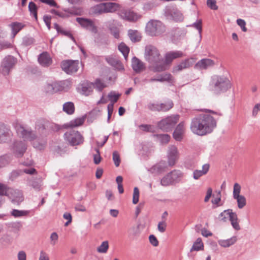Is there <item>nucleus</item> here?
I'll return each mask as SVG.
<instances>
[{
  "label": "nucleus",
  "mask_w": 260,
  "mask_h": 260,
  "mask_svg": "<svg viewBox=\"0 0 260 260\" xmlns=\"http://www.w3.org/2000/svg\"><path fill=\"white\" fill-rule=\"evenodd\" d=\"M16 62L17 59L11 55H8L5 57L2 62L0 72L4 75H8Z\"/></svg>",
  "instance_id": "7"
},
{
  "label": "nucleus",
  "mask_w": 260,
  "mask_h": 260,
  "mask_svg": "<svg viewBox=\"0 0 260 260\" xmlns=\"http://www.w3.org/2000/svg\"><path fill=\"white\" fill-rule=\"evenodd\" d=\"M238 220V216L236 213L234 212L233 213H232L231 217L230 218V220L231 221L233 228L237 231H239L240 230V226L239 224Z\"/></svg>",
  "instance_id": "38"
},
{
  "label": "nucleus",
  "mask_w": 260,
  "mask_h": 260,
  "mask_svg": "<svg viewBox=\"0 0 260 260\" xmlns=\"http://www.w3.org/2000/svg\"><path fill=\"white\" fill-rule=\"evenodd\" d=\"M209 165L208 164H204L202 166V169L196 170L193 172V177L195 180L199 179L201 176L206 174L209 170Z\"/></svg>",
  "instance_id": "27"
},
{
  "label": "nucleus",
  "mask_w": 260,
  "mask_h": 260,
  "mask_svg": "<svg viewBox=\"0 0 260 260\" xmlns=\"http://www.w3.org/2000/svg\"><path fill=\"white\" fill-rule=\"evenodd\" d=\"M203 247V244L201 238H198L196 241L193 243L190 250L191 251L195 250L199 251Z\"/></svg>",
  "instance_id": "47"
},
{
  "label": "nucleus",
  "mask_w": 260,
  "mask_h": 260,
  "mask_svg": "<svg viewBox=\"0 0 260 260\" xmlns=\"http://www.w3.org/2000/svg\"><path fill=\"white\" fill-rule=\"evenodd\" d=\"M93 84L94 85V88H95L99 91H101L106 86L100 79H96Z\"/></svg>",
  "instance_id": "51"
},
{
  "label": "nucleus",
  "mask_w": 260,
  "mask_h": 260,
  "mask_svg": "<svg viewBox=\"0 0 260 260\" xmlns=\"http://www.w3.org/2000/svg\"><path fill=\"white\" fill-rule=\"evenodd\" d=\"M144 57L150 64V68L155 72L165 71L167 67L164 63L162 57L157 48L151 45L146 46Z\"/></svg>",
  "instance_id": "2"
},
{
  "label": "nucleus",
  "mask_w": 260,
  "mask_h": 260,
  "mask_svg": "<svg viewBox=\"0 0 260 260\" xmlns=\"http://www.w3.org/2000/svg\"><path fill=\"white\" fill-rule=\"evenodd\" d=\"M160 111H167L171 109L173 107V103L172 101H169L165 103L160 104Z\"/></svg>",
  "instance_id": "46"
},
{
  "label": "nucleus",
  "mask_w": 260,
  "mask_h": 260,
  "mask_svg": "<svg viewBox=\"0 0 260 260\" xmlns=\"http://www.w3.org/2000/svg\"><path fill=\"white\" fill-rule=\"evenodd\" d=\"M118 50L122 53L125 60H127L129 52V48L123 43H121L118 46Z\"/></svg>",
  "instance_id": "39"
},
{
  "label": "nucleus",
  "mask_w": 260,
  "mask_h": 260,
  "mask_svg": "<svg viewBox=\"0 0 260 260\" xmlns=\"http://www.w3.org/2000/svg\"><path fill=\"white\" fill-rule=\"evenodd\" d=\"M241 190V187L240 185L238 183H235L233 187V198L236 197H238L240 196H241L240 194Z\"/></svg>",
  "instance_id": "52"
},
{
  "label": "nucleus",
  "mask_w": 260,
  "mask_h": 260,
  "mask_svg": "<svg viewBox=\"0 0 260 260\" xmlns=\"http://www.w3.org/2000/svg\"><path fill=\"white\" fill-rule=\"evenodd\" d=\"M79 63L78 60H66L62 62L61 67L67 74H72L78 71Z\"/></svg>",
  "instance_id": "11"
},
{
  "label": "nucleus",
  "mask_w": 260,
  "mask_h": 260,
  "mask_svg": "<svg viewBox=\"0 0 260 260\" xmlns=\"http://www.w3.org/2000/svg\"><path fill=\"white\" fill-rule=\"evenodd\" d=\"M216 126V121L210 115L200 114L192 119L190 128L191 132L199 136L211 133Z\"/></svg>",
  "instance_id": "1"
},
{
  "label": "nucleus",
  "mask_w": 260,
  "mask_h": 260,
  "mask_svg": "<svg viewBox=\"0 0 260 260\" xmlns=\"http://www.w3.org/2000/svg\"><path fill=\"white\" fill-rule=\"evenodd\" d=\"M42 180L40 179H37L36 181H34L32 182L31 185L33 188L35 190L39 191L41 189Z\"/></svg>",
  "instance_id": "57"
},
{
  "label": "nucleus",
  "mask_w": 260,
  "mask_h": 260,
  "mask_svg": "<svg viewBox=\"0 0 260 260\" xmlns=\"http://www.w3.org/2000/svg\"><path fill=\"white\" fill-rule=\"evenodd\" d=\"M237 24L241 27V29L244 32H246L247 29L246 27V22L242 19H238L237 20Z\"/></svg>",
  "instance_id": "58"
},
{
  "label": "nucleus",
  "mask_w": 260,
  "mask_h": 260,
  "mask_svg": "<svg viewBox=\"0 0 260 260\" xmlns=\"http://www.w3.org/2000/svg\"><path fill=\"white\" fill-rule=\"evenodd\" d=\"M64 85L70 86V82L69 81H63L60 83L53 82L47 84L45 86V90L49 93H53L64 89Z\"/></svg>",
  "instance_id": "10"
},
{
  "label": "nucleus",
  "mask_w": 260,
  "mask_h": 260,
  "mask_svg": "<svg viewBox=\"0 0 260 260\" xmlns=\"http://www.w3.org/2000/svg\"><path fill=\"white\" fill-rule=\"evenodd\" d=\"M75 106L73 102L65 103L62 106V110L68 115H72L75 112Z\"/></svg>",
  "instance_id": "31"
},
{
  "label": "nucleus",
  "mask_w": 260,
  "mask_h": 260,
  "mask_svg": "<svg viewBox=\"0 0 260 260\" xmlns=\"http://www.w3.org/2000/svg\"><path fill=\"white\" fill-rule=\"evenodd\" d=\"M132 67L136 73H140L145 69L144 63L136 57H134L132 58Z\"/></svg>",
  "instance_id": "26"
},
{
  "label": "nucleus",
  "mask_w": 260,
  "mask_h": 260,
  "mask_svg": "<svg viewBox=\"0 0 260 260\" xmlns=\"http://www.w3.org/2000/svg\"><path fill=\"white\" fill-rule=\"evenodd\" d=\"M145 31L149 36L156 37L160 36L165 32L166 27L160 21L151 20L146 24Z\"/></svg>",
  "instance_id": "4"
},
{
  "label": "nucleus",
  "mask_w": 260,
  "mask_h": 260,
  "mask_svg": "<svg viewBox=\"0 0 260 260\" xmlns=\"http://www.w3.org/2000/svg\"><path fill=\"white\" fill-rule=\"evenodd\" d=\"M84 121L85 118L84 117H79L71 121L69 123L67 124L66 126L67 127H71L79 126L82 125Z\"/></svg>",
  "instance_id": "36"
},
{
  "label": "nucleus",
  "mask_w": 260,
  "mask_h": 260,
  "mask_svg": "<svg viewBox=\"0 0 260 260\" xmlns=\"http://www.w3.org/2000/svg\"><path fill=\"white\" fill-rule=\"evenodd\" d=\"M179 118L180 116L178 114L171 115L158 122L157 125L160 129L166 132H169L174 127L178 122Z\"/></svg>",
  "instance_id": "6"
},
{
  "label": "nucleus",
  "mask_w": 260,
  "mask_h": 260,
  "mask_svg": "<svg viewBox=\"0 0 260 260\" xmlns=\"http://www.w3.org/2000/svg\"><path fill=\"white\" fill-rule=\"evenodd\" d=\"M113 160L116 167H118L120 163V156L117 151L113 152Z\"/></svg>",
  "instance_id": "56"
},
{
  "label": "nucleus",
  "mask_w": 260,
  "mask_h": 260,
  "mask_svg": "<svg viewBox=\"0 0 260 260\" xmlns=\"http://www.w3.org/2000/svg\"><path fill=\"white\" fill-rule=\"evenodd\" d=\"M106 13H113L120 8V5L116 3H104Z\"/></svg>",
  "instance_id": "32"
},
{
  "label": "nucleus",
  "mask_w": 260,
  "mask_h": 260,
  "mask_svg": "<svg viewBox=\"0 0 260 260\" xmlns=\"http://www.w3.org/2000/svg\"><path fill=\"white\" fill-rule=\"evenodd\" d=\"M233 213L231 209L225 210L219 215L218 219L221 221L226 222L229 218H230Z\"/></svg>",
  "instance_id": "34"
},
{
  "label": "nucleus",
  "mask_w": 260,
  "mask_h": 260,
  "mask_svg": "<svg viewBox=\"0 0 260 260\" xmlns=\"http://www.w3.org/2000/svg\"><path fill=\"white\" fill-rule=\"evenodd\" d=\"M120 96V94L117 93L115 91H111L108 95V97L110 101L111 104L114 105L118 100Z\"/></svg>",
  "instance_id": "45"
},
{
  "label": "nucleus",
  "mask_w": 260,
  "mask_h": 260,
  "mask_svg": "<svg viewBox=\"0 0 260 260\" xmlns=\"http://www.w3.org/2000/svg\"><path fill=\"white\" fill-rule=\"evenodd\" d=\"M48 122L44 119L38 120L36 123L35 128L39 132H42L45 130V127Z\"/></svg>",
  "instance_id": "40"
},
{
  "label": "nucleus",
  "mask_w": 260,
  "mask_h": 260,
  "mask_svg": "<svg viewBox=\"0 0 260 260\" xmlns=\"http://www.w3.org/2000/svg\"><path fill=\"white\" fill-rule=\"evenodd\" d=\"M194 62L193 58H188L182 60L179 64L174 66L173 68V73H176L182 71L184 69L188 68L192 66Z\"/></svg>",
  "instance_id": "17"
},
{
  "label": "nucleus",
  "mask_w": 260,
  "mask_h": 260,
  "mask_svg": "<svg viewBox=\"0 0 260 260\" xmlns=\"http://www.w3.org/2000/svg\"><path fill=\"white\" fill-rule=\"evenodd\" d=\"M119 15L123 20L136 22L141 18V15L130 10H122L119 13Z\"/></svg>",
  "instance_id": "13"
},
{
  "label": "nucleus",
  "mask_w": 260,
  "mask_h": 260,
  "mask_svg": "<svg viewBox=\"0 0 260 260\" xmlns=\"http://www.w3.org/2000/svg\"><path fill=\"white\" fill-rule=\"evenodd\" d=\"M139 128L140 130L144 132H151L153 129L152 126L149 124L140 125Z\"/></svg>",
  "instance_id": "61"
},
{
  "label": "nucleus",
  "mask_w": 260,
  "mask_h": 260,
  "mask_svg": "<svg viewBox=\"0 0 260 260\" xmlns=\"http://www.w3.org/2000/svg\"><path fill=\"white\" fill-rule=\"evenodd\" d=\"M12 136V133L5 124L0 123V143L9 141Z\"/></svg>",
  "instance_id": "15"
},
{
  "label": "nucleus",
  "mask_w": 260,
  "mask_h": 260,
  "mask_svg": "<svg viewBox=\"0 0 260 260\" xmlns=\"http://www.w3.org/2000/svg\"><path fill=\"white\" fill-rule=\"evenodd\" d=\"M15 128L17 136L23 139V141L26 142L27 141L32 142L34 147L37 149L41 150L45 147L46 141L42 139L41 142L39 140L41 139V136H38L30 128L26 127L20 123H16Z\"/></svg>",
  "instance_id": "3"
},
{
  "label": "nucleus",
  "mask_w": 260,
  "mask_h": 260,
  "mask_svg": "<svg viewBox=\"0 0 260 260\" xmlns=\"http://www.w3.org/2000/svg\"><path fill=\"white\" fill-rule=\"evenodd\" d=\"M213 90L215 93L226 91L231 87L229 80L224 76H215L212 79Z\"/></svg>",
  "instance_id": "5"
},
{
  "label": "nucleus",
  "mask_w": 260,
  "mask_h": 260,
  "mask_svg": "<svg viewBox=\"0 0 260 260\" xmlns=\"http://www.w3.org/2000/svg\"><path fill=\"white\" fill-rule=\"evenodd\" d=\"M168 163L169 166H174L179 158V152L177 147L172 145L169 147L168 153Z\"/></svg>",
  "instance_id": "14"
},
{
  "label": "nucleus",
  "mask_w": 260,
  "mask_h": 260,
  "mask_svg": "<svg viewBox=\"0 0 260 260\" xmlns=\"http://www.w3.org/2000/svg\"><path fill=\"white\" fill-rule=\"evenodd\" d=\"M29 212L30 211L28 210L13 209L11 212V214L15 218H19L28 216Z\"/></svg>",
  "instance_id": "37"
},
{
  "label": "nucleus",
  "mask_w": 260,
  "mask_h": 260,
  "mask_svg": "<svg viewBox=\"0 0 260 260\" xmlns=\"http://www.w3.org/2000/svg\"><path fill=\"white\" fill-rule=\"evenodd\" d=\"M207 5L212 10H215L218 9L216 0H207Z\"/></svg>",
  "instance_id": "60"
},
{
  "label": "nucleus",
  "mask_w": 260,
  "mask_h": 260,
  "mask_svg": "<svg viewBox=\"0 0 260 260\" xmlns=\"http://www.w3.org/2000/svg\"><path fill=\"white\" fill-rule=\"evenodd\" d=\"M167 224L165 221L159 222L157 225L158 230L160 233H164L166 231Z\"/></svg>",
  "instance_id": "64"
},
{
  "label": "nucleus",
  "mask_w": 260,
  "mask_h": 260,
  "mask_svg": "<svg viewBox=\"0 0 260 260\" xmlns=\"http://www.w3.org/2000/svg\"><path fill=\"white\" fill-rule=\"evenodd\" d=\"M165 15L168 19L176 22H181L184 19V17L181 12L177 8L173 7L166 8Z\"/></svg>",
  "instance_id": "8"
},
{
  "label": "nucleus",
  "mask_w": 260,
  "mask_h": 260,
  "mask_svg": "<svg viewBox=\"0 0 260 260\" xmlns=\"http://www.w3.org/2000/svg\"><path fill=\"white\" fill-rule=\"evenodd\" d=\"M64 136L65 139L73 146L79 145L82 143L83 141L82 136L78 131H71L68 132L64 134Z\"/></svg>",
  "instance_id": "9"
},
{
  "label": "nucleus",
  "mask_w": 260,
  "mask_h": 260,
  "mask_svg": "<svg viewBox=\"0 0 260 260\" xmlns=\"http://www.w3.org/2000/svg\"><path fill=\"white\" fill-rule=\"evenodd\" d=\"M237 201V206L239 209H242L246 205V198L243 196H240L238 197L234 198Z\"/></svg>",
  "instance_id": "43"
},
{
  "label": "nucleus",
  "mask_w": 260,
  "mask_h": 260,
  "mask_svg": "<svg viewBox=\"0 0 260 260\" xmlns=\"http://www.w3.org/2000/svg\"><path fill=\"white\" fill-rule=\"evenodd\" d=\"M169 174L174 184L180 182L183 176V174L181 171L176 170L171 171Z\"/></svg>",
  "instance_id": "29"
},
{
  "label": "nucleus",
  "mask_w": 260,
  "mask_h": 260,
  "mask_svg": "<svg viewBox=\"0 0 260 260\" xmlns=\"http://www.w3.org/2000/svg\"><path fill=\"white\" fill-rule=\"evenodd\" d=\"M183 56H184V54L181 51L168 52L166 53L165 56V60L164 63L166 66L167 64H170L174 59L181 58Z\"/></svg>",
  "instance_id": "20"
},
{
  "label": "nucleus",
  "mask_w": 260,
  "mask_h": 260,
  "mask_svg": "<svg viewBox=\"0 0 260 260\" xmlns=\"http://www.w3.org/2000/svg\"><path fill=\"white\" fill-rule=\"evenodd\" d=\"M26 148V142L22 140L14 141L12 146V150L17 157L21 156L25 152Z\"/></svg>",
  "instance_id": "12"
},
{
  "label": "nucleus",
  "mask_w": 260,
  "mask_h": 260,
  "mask_svg": "<svg viewBox=\"0 0 260 260\" xmlns=\"http://www.w3.org/2000/svg\"><path fill=\"white\" fill-rule=\"evenodd\" d=\"M214 61L210 58H204L199 60L195 65L194 68L198 70H207L214 66Z\"/></svg>",
  "instance_id": "21"
},
{
  "label": "nucleus",
  "mask_w": 260,
  "mask_h": 260,
  "mask_svg": "<svg viewBox=\"0 0 260 260\" xmlns=\"http://www.w3.org/2000/svg\"><path fill=\"white\" fill-rule=\"evenodd\" d=\"M171 176L169 173L164 176L160 180V184L163 186H167L173 184Z\"/></svg>",
  "instance_id": "42"
},
{
  "label": "nucleus",
  "mask_w": 260,
  "mask_h": 260,
  "mask_svg": "<svg viewBox=\"0 0 260 260\" xmlns=\"http://www.w3.org/2000/svg\"><path fill=\"white\" fill-rule=\"evenodd\" d=\"M71 15H79L82 13V10L79 8H73L65 10Z\"/></svg>",
  "instance_id": "59"
},
{
  "label": "nucleus",
  "mask_w": 260,
  "mask_h": 260,
  "mask_svg": "<svg viewBox=\"0 0 260 260\" xmlns=\"http://www.w3.org/2000/svg\"><path fill=\"white\" fill-rule=\"evenodd\" d=\"M185 132V122H180L176 126L174 133L173 137L176 140L180 141L182 140Z\"/></svg>",
  "instance_id": "24"
},
{
  "label": "nucleus",
  "mask_w": 260,
  "mask_h": 260,
  "mask_svg": "<svg viewBox=\"0 0 260 260\" xmlns=\"http://www.w3.org/2000/svg\"><path fill=\"white\" fill-rule=\"evenodd\" d=\"M140 233V231L139 226H133L128 230V234L130 236L137 237Z\"/></svg>",
  "instance_id": "48"
},
{
  "label": "nucleus",
  "mask_w": 260,
  "mask_h": 260,
  "mask_svg": "<svg viewBox=\"0 0 260 260\" xmlns=\"http://www.w3.org/2000/svg\"><path fill=\"white\" fill-rule=\"evenodd\" d=\"M10 199L12 200V202L14 204L19 205L23 201V196L22 192L14 188H11L9 196Z\"/></svg>",
  "instance_id": "19"
},
{
  "label": "nucleus",
  "mask_w": 260,
  "mask_h": 260,
  "mask_svg": "<svg viewBox=\"0 0 260 260\" xmlns=\"http://www.w3.org/2000/svg\"><path fill=\"white\" fill-rule=\"evenodd\" d=\"M160 104L150 103L148 104L147 108L152 111H160Z\"/></svg>",
  "instance_id": "54"
},
{
  "label": "nucleus",
  "mask_w": 260,
  "mask_h": 260,
  "mask_svg": "<svg viewBox=\"0 0 260 260\" xmlns=\"http://www.w3.org/2000/svg\"><path fill=\"white\" fill-rule=\"evenodd\" d=\"M237 237L233 236L230 239L226 240H220L218 241V244L221 247L226 248L234 245L237 241Z\"/></svg>",
  "instance_id": "30"
},
{
  "label": "nucleus",
  "mask_w": 260,
  "mask_h": 260,
  "mask_svg": "<svg viewBox=\"0 0 260 260\" xmlns=\"http://www.w3.org/2000/svg\"><path fill=\"white\" fill-rule=\"evenodd\" d=\"M12 188L9 187L7 185L0 183V196H9Z\"/></svg>",
  "instance_id": "44"
},
{
  "label": "nucleus",
  "mask_w": 260,
  "mask_h": 260,
  "mask_svg": "<svg viewBox=\"0 0 260 260\" xmlns=\"http://www.w3.org/2000/svg\"><path fill=\"white\" fill-rule=\"evenodd\" d=\"M9 26L11 28L13 37H15L17 34L25 26V25L20 22H14L10 24Z\"/></svg>",
  "instance_id": "28"
},
{
  "label": "nucleus",
  "mask_w": 260,
  "mask_h": 260,
  "mask_svg": "<svg viewBox=\"0 0 260 260\" xmlns=\"http://www.w3.org/2000/svg\"><path fill=\"white\" fill-rule=\"evenodd\" d=\"M160 82L167 81L170 83L174 82V78L170 74H165L159 75Z\"/></svg>",
  "instance_id": "49"
},
{
  "label": "nucleus",
  "mask_w": 260,
  "mask_h": 260,
  "mask_svg": "<svg viewBox=\"0 0 260 260\" xmlns=\"http://www.w3.org/2000/svg\"><path fill=\"white\" fill-rule=\"evenodd\" d=\"M139 190L138 187H135L134 189L133 197V203L136 204L139 202Z\"/></svg>",
  "instance_id": "55"
},
{
  "label": "nucleus",
  "mask_w": 260,
  "mask_h": 260,
  "mask_svg": "<svg viewBox=\"0 0 260 260\" xmlns=\"http://www.w3.org/2000/svg\"><path fill=\"white\" fill-rule=\"evenodd\" d=\"M94 87V85L93 82L85 81L80 84L79 90L81 94L87 96L92 92Z\"/></svg>",
  "instance_id": "22"
},
{
  "label": "nucleus",
  "mask_w": 260,
  "mask_h": 260,
  "mask_svg": "<svg viewBox=\"0 0 260 260\" xmlns=\"http://www.w3.org/2000/svg\"><path fill=\"white\" fill-rule=\"evenodd\" d=\"M28 9L30 13L32 14L36 20H37V8L36 4L33 2H30L28 5Z\"/></svg>",
  "instance_id": "50"
},
{
  "label": "nucleus",
  "mask_w": 260,
  "mask_h": 260,
  "mask_svg": "<svg viewBox=\"0 0 260 260\" xmlns=\"http://www.w3.org/2000/svg\"><path fill=\"white\" fill-rule=\"evenodd\" d=\"M107 62L115 69L118 71H123L124 70V66L118 59L116 55H111L107 56L105 58Z\"/></svg>",
  "instance_id": "18"
},
{
  "label": "nucleus",
  "mask_w": 260,
  "mask_h": 260,
  "mask_svg": "<svg viewBox=\"0 0 260 260\" xmlns=\"http://www.w3.org/2000/svg\"><path fill=\"white\" fill-rule=\"evenodd\" d=\"M167 168V164L165 161H160L157 164L152 166L149 171L151 173L156 175H159L165 172Z\"/></svg>",
  "instance_id": "23"
},
{
  "label": "nucleus",
  "mask_w": 260,
  "mask_h": 260,
  "mask_svg": "<svg viewBox=\"0 0 260 260\" xmlns=\"http://www.w3.org/2000/svg\"><path fill=\"white\" fill-rule=\"evenodd\" d=\"M92 12L95 14L106 13L105 3H101L91 8Z\"/></svg>",
  "instance_id": "35"
},
{
  "label": "nucleus",
  "mask_w": 260,
  "mask_h": 260,
  "mask_svg": "<svg viewBox=\"0 0 260 260\" xmlns=\"http://www.w3.org/2000/svg\"><path fill=\"white\" fill-rule=\"evenodd\" d=\"M202 20L199 19L196 22H194L191 25H190L191 26L193 27L198 30L200 37H201V33L202 30Z\"/></svg>",
  "instance_id": "53"
},
{
  "label": "nucleus",
  "mask_w": 260,
  "mask_h": 260,
  "mask_svg": "<svg viewBox=\"0 0 260 260\" xmlns=\"http://www.w3.org/2000/svg\"><path fill=\"white\" fill-rule=\"evenodd\" d=\"M77 21L84 28L93 32H97V28L95 26L93 21L90 19L84 18H77Z\"/></svg>",
  "instance_id": "16"
},
{
  "label": "nucleus",
  "mask_w": 260,
  "mask_h": 260,
  "mask_svg": "<svg viewBox=\"0 0 260 260\" xmlns=\"http://www.w3.org/2000/svg\"><path fill=\"white\" fill-rule=\"evenodd\" d=\"M39 63L43 67H48L52 63V59L49 54L44 52L41 53L38 57Z\"/></svg>",
  "instance_id": "25"
},
{
  "label": "nucleus",
  "mask_w": 260,
  "mask_h": 260,
  "mask_svg": "<svg viewBox=\"0 0 260 260\" xmlns=\"http://www.w3.org/2000/svg\"><path fill=\"white\" fill-rule=\"evenodd\" d=\"M128 35L133 42H139L141 39V34L136 30L130 29L128 31Z\"/></svg>",
  "instance_id": "33"
},
{
  "label": "nucleus",
  "mask_w": 260,
  "mask_h": 260,
  "mask_svg": "<svg viewBox=\"0 0 260 260\" xmlns=\"http://www.w3.org/2000/svg\"><path fill=\"white\" fill-rule=\"evenodd\" d=\"M109 242L108 241H103L96 248L97 251L100 253H106L109 249Z\"/></svg>",
  "instance_id": "41"
},
{
  "label": "nucleus",
  "mask_w": 260,
  "mask_h": 260,
  "mask_svg": "<svg viewBox=\"0 0 260 260\" xmlns=\"http://www.w3.org/2000/svg\"><path fill=\"white\" fill-rule=\"evenodd\" d=\"M9 162V159L8 157L5 156L0 157V168L5 167Z\"/></svg>",
  "instance_id": "63"
},
{
  "label": "nucleus",
  "mask_w": 260,
  "mask_h": 260,
  "mask_svg": "<svg viewBox=\"0 0 260 260\" xmlns=\"http://www.w3.org/2000/svg\"><path fill=\"white\" fill-rule=\"evenodd\" d=\"M159 137L160 142L162 144L167 143L170 139V136L168 134L160 135Z\"/></svg>",
  "instance_id": "62"
}]
</instances>
